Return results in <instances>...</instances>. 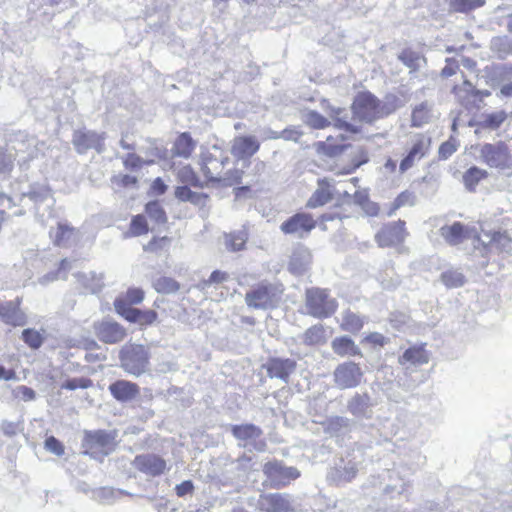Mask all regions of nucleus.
Masks as SVG:
<instances>
[{"mask_svg": "<svg viewBox=\"0 0 512 512\" xmlns=\"http://www.w3.org/2000/svg\"><path fill=\"white\" fill-rule=\"evenodd\" d=\"M475 242L478 244L475 246V251H478L484 259L492 249L512 253V228L504 231H492L481 226V233L474 237Z\"/></svg>", "mask_w": 512, "mask_h": 512, "instance_id": "f257e3e1", "label": "nucleus"}, {"mask_svg": "<svg viewBox=\"0 0 512 512\" xmlns=\"http://www.w3.org/2000/svg\"><path fill=\"white\" fill-rule=\"evenodd\" d=\"M305 308L315 318H327L336 311L337 302L327 290L310 288L306 291Z\"/></svg>", "mask_w": 512, "mask_h": 512, "instance_id": "f03ea898", "label": "nucleus"}, {"mask_svg": "<svg viewBox=\"0 0 512 512\" xmlns=\"http://www.w3.org/2000/svg\"><path fill=\"white\" fill-rule=\"evenodd\" d=\"M119 358L121 367L134 376L143 374L149 364V354L143 345H124L120 350Z\"/></svg>", "mask_w": 512, "mask_h": 512, "instance_id": "7ed1b4c3", "label": "nucleus"}, {"mask_svg": "<svg viewBox=\"0 0 512 512\" xmlns=\"http://www.w3.org/2000/svg\"><path fill=\"white\" fill-rule=\"evenodd\" d=\"M281 293L282 289L277 285L261 283L246 293L245 302L250 308L266 310L276 306Z\"/></svg>", "mask_w": 512, "mask_h": 512, "instance_id": "20e7f679", "label": "nucleus"}, {"mask_svg": "<svg viewBox=\"0 0 512 512\" xmlns=\"http://www.w3.org/2000/svg\"><path fill=\"white\" fill-rule=\"evenodd\" d=\"M352 111L355 119L366 123H372L383 118L381 103L378 98L370 92L357 94L352 104Z\"/></svg>", "mask_w": 512, "mask_h": 512, "instance_id": "39448f33", "label": "nucleus"}, {"mask_svg": "<svg viewBox=\"0 0 512 512\" xmlns=\"http://www.w3.org/2000/svg\"><path fill=\"white\" fill-rule=\"evenodd\" d=\"M479 157L491 168L504 170L512 166V156L507 145L503 142L485 143L481 145Z\"/></svg>", "mask_w": 512, "mask_h": 512, "instance_id": "423d86ee", "label": "nucleus"}, {"mask_svg": "<svg viewBox=\"0 0 512 512\" xmlns=\"http://www.w3.org/2000/svg\"><path fill=\"white\" fill-rule=\"evenodd\" d=\"M454 92L461 105L469 111L479 110L484 104V98L491 94L489 90L476 89L468 80L455 86Z\"/></svg>", "mask_w": 512, "mask_h": 512, "instance_id": "0eeeda50", "label": "nucleus"}, {"mask_svg": "<svg viewBox=\"0 0 512 512\" xmlns=\"http://www.w3.org/2000/svg\"><path fill=\"white\" fill-rule=\"evenodd\" d=\"M263 473L274 488L284 487L300 476L297 468L284 466L278 461L267 462L263 467Z\"/></svg>", "mask_w": 512, "mask_h": 512, "instance_id": "6e6552de", "label": "nucleus"}, {"mask_svg": "<svg viewBox=\"0 0 512 512\" xmlns=\"http://www.w3.org/2000/svg\"><path fill=\"white\" fill-rule=\"evenodd\" d=\"M201 158V170L205 177L211 182H220L228 157L224 156L216 146H213V152H202Z\"/></svg>", "mask_w": 512, "mask_h": 512, "instance_id": "1a4fd4ad", "label": "nucleus"}, {"mask_svg": "<svg viewBox=\"0 0 512 512\" xmlns=\"http://www.w3.org/2000/svg\"><path fill=\"white\" fill-rule=\"evenodd\" d=\"M315 227L316 221L310 214L296 213L280 225V230L284 234L302 239L307 237Z\"/></svg>", "mask_w": 512, "mask_h": 512, "instance_id": "9d476101", "label": "nucleus"}, {"mask_svg": "<svg viewBox=\"0 0 512 512\" xmlns=\"http://www.w3.org/2000/svg\"><path fill=\"white\" fill-rule=\"evenodd\" d=\"M431 147V138L419 134L412 139V146L407 155L402 159L399 166L401 174L405 173L408 169L412 168L417 161H420L426 156Z\"/></svg>", "mask_w": 512, "mask_h": 512, "instance_id": "9b49d317", "label": "nucleus"}, {"mask_svg": "<svg viewBox=\"0 0 512 512\" xmlns=\"http://www.w3.org/2000/svg\"><path fill=\"white\" fill-rule=\"evenodd\" d=\"M105 133H97L91 130H76L73 134L72 143L76 151L80 154L86 153L90 149H95L98 153L104 151Z\"/></svg>", "mask_w": 512, "mask_h": 512, "instance_id": "f8f14e48", "label": "nucleus"}, {"mask_svg": "<svg viewBox=\"0 0 512 512\" xmlns=\"http://www.w3.org/2000/svg\"><path fill=\"white\" fill-rule=\"evenodd\" d=\"M362 371L354 362L340 364L334 371V381L341 389L353 388L360 384Z\"/></svg>", "mask_w": 512, "mask_h": 512, "instance_id": "ddd939ff", "label": "nucleus"}, {"mask_svg": "<svg viewBox=\"0 0 512 512\" xmlns=\"http://www.w3.org/2000/svg\"><path fill=\"white\" fill-rule=\"evenodd\" d=\"M94 329L98 339L107 344L119 343L126 337L125 328L110 319L95 323Z\"/></svg>", "mask_w": 512, "mask_h": 512, "instance_id": "4468645a", "label": "nucleus"}, {"mask_svg": "<svg viewBox=\"0 0 512 512\" xmlns=\"http://www.w3.org/2000/svg\"><path fill=\"white\" fill-rule=\"evenodd\" d=\"M405 236V222L398 220L397 222L384 226L375 235V241L379 247H389L403 242Z\"/></svg>", "mask_w": 512, "mask_h": 512, "instance_id": "2eb2a0df", "label": "nucleus"}, {"mask_svg": "<svg viewBox=\"0 0 512 512\" xmlns=\"http://www.w3.org/2000/svg\"><path fill=\"white\" fill-rule=\"evenodd\" d=\"M430 361V352L426 349L425 343H419L407 348L402 355L398 357V363L406 371L410 367L425 365Z\"/></svg>", "mask_w": 512, "mask_h": 512, "instance_id": "dca6fc26", "label": "nucleus"}, {"mask_svg": "<svg viewBox=\"0 0 512 512\" xmlns=\"http://www.w3.org/2000/svg\"><path fill=\"white\" fill-rule=\"evenodd\" d=\"M259 510L264 512H292V503L286 494L270 493L260 495L257 503Z\"/></svg>", "mask_w": 512, "mask_h": 512, "instance_id": "f3484780", "label": "nucleus"}, {"mask_svg": "<svg viewBox=\"0 0 512 512\" xmlns=\"http://www.w3.org/2000/svg\"><path fill=\"white\" fill-rule=\"evenodd\" d=\"M440 234L450 245H458L464 240L471 239L473 246H478L477 242L474 243V237L479 236V234L468 229L460 222H455L450 226H443L440 229Z\"/></svg>", "mask_w": 512, "mask_h": 512, "instance_id": "a211bd4d", "label": "nucleus"}, {"mask_svg": "<svg viewBox=\"0 0 512 512\" xmlns=\"http://www.w3.org/2000/svg\"><path fill=\"white\" fill-rule=\"evenodd\" d=\"M136 469L149 476H158L166 470L164 459L155 454L138 455L133 461Z\"/></svg>", "mask_w": 512, "mask_h": 512, "instance_id": "6ab92c4d", "label": "nucleus"}, {"mask_svg": "<svg viewBox=\"0 0 512 512\" xmlns=\"http://www.w3.org/2000/svg\"><path fill=\"white\" fill-rule=\"evenodd\" d=\"M265 367L270 378H277L287 383L289 376L295 372L296 362L289 358H271Z\"/></svg>", "mask_w": 512, "mask_h": 512, "instance_id": "aec40b11", "label": "nucleus"}, {"mask_svg": "<svg viewBox=\"0 0 512 512\" xmlns=\"http://www.w3.org/2000/svg\"><path fill=\"white\" fill-rule=\"evenodd\" d=\"M20 299L16 301L0 302V319L11 326H24L26 324V315L20 309Z\"/></svg>", "mask_w": 512, "mask_h": 512, "instance_id": "412c9836", "label": "nucleus"}, {"mask_svg": "<svg viewBox=\"0 0 512 512\" xmlns=\"http://www.w3.org/2000/svg\"><path fill=\"white\" fill-rule=\"evenodd\" d=\"M260 148V144L253 136L235 137L231 145V154L238 159H248Z\"/></svg>", "mask_w": 512, "mask_h": 512, "instance_id": "4be33fe9", "label": "nucleus"}, {"mask_svg": "<svg viewBox=\"0 0 512 512\" xmlns=\"http://www.w3.org/2000/svg\"><path fill=\"white\" fill-rule=\"evenodd\" d=\"M324 109L329 114L330 118L333 121L334 127H336L337 129L353 134L360 132V126L348 121L347 112L344 108L333 107L329 103H325Z\"/></svg>", "mask_w": 512, "mask_h": 512, "instance_id": "5701e85b", "label": "nucleus"}, {"mask_svg": "<svg viewBox=\"0 0 512 512\" xmlns=\"http://www.w3.org/2000/svg\"><path fill=\"white\" fill-rule=\"evenodd\" d=\"M334 186L332 180L327 178L318 180V187L307 201V207L317 208L332 200Z\"/></svg>", "mask_w": 512, "mask_h": 512, "instance_id": "b1692460", "label": "nucleus"}, {"mask_svg": "<svg viewBox=\"0 0 512 512\" xmlns=\"http://www.w3.org/2000/svg\"><path fill=\"white\" fill-rule=\"evenodd\" d=\"M312 262L311 252L301 246L296 248L289 261V271L295 275L304 274L310 267Z\"/></svg>", "mask_w": 512, "mask_h": 512, "instance_id": "393cba45", "label": "nucleus"}, {"mask_svg": "<svg viewBox=\"0 0 512 512\" xmlns=\"http://www.w3.org/2000/svg\"><path fill=\"white\" fill-rule=\"evenodd\" d=\"M112 396L120 402H128L139 394L137 384L126 380H118L109 386Z\"/></svg>", "mask_w": 512, "mask_h": 512, "instance_id": "a878e982", "label": "nucleus"}, {"mask_svg": "<svg viewBox=\"0 0 512 512\" xmlns=\"http://www.w3.org/2000/svg\"><path fill=\"white\" fill-rule=\"evenodd\" d=\"M233 436L243 441V446L255 441L262 435V430L254 424L233 425L231 427Z\"/></svg>", "mask_w": 512, "mask_h": 512, "instance_id": "bb28decb", "label": "nucleus"}, {"mask_svg": "<svg viewBox=\"0 0 512 512\" xmlns=\"http://www.w3.org/2000/svg\"><path fill=\"white\" fill-rule=\"evenodd\" d=\"M224 246L229 252H238L245 249L248 240V232L245 228L230 233H225L223 236Z\"/></svg>", "mask_w": 512, "mask_h": 512, "instance_id": "cd10ccee", "label": "nucleus"}, {"mask_svg": "<svg viewBox=\"0 0 512 512\" xmlns=\"http://www.w3.org/2000/svg\"><path fill=\"white\" fill-rule=\"evenodd\" d=\"M489 48L498 59H506L512 55V38L507 35L492 37Z\"/></svg>", "mask_w": 512, "mask_h": 512, "instance_id": "c85d7f7f", "label": "nucleus"}, {"mask_svg": "<svg viewBox=\"0 0 512 512\" xmlns=\"http://www.w3.org/2000/svg\"><path fill=\"white\" fill-rule=\"evenodd\" d=\"M334 353L339 356L360 355L361 351L354 341L346 336L335 338L331 343Z\"/></svg>", "mask_w": 512, "mask_h": 512, "instance_id": "c756f323", "label": "nucleus"}, {"mask_svg": "<svg viewBox=\"0 0 512 512\" xmlns=\"http://www.w3.org/2000/svg\"><path fill=\"white\" fill-rule=\"evenodd\" d=\"M347 408L356 417H369L370 398L366 394H356L348 402Z\"/></svg>", "mask_w": 512, "mask_h": 512, "instance_id": "7c9ffc66", "label": "nucleus"}, {"mask_svg": "<svg viewBox=\"0 0 512 512\" xmlns=\"http://www.w3.org/2000/svg\"><path fill=\"white\" fill-rule=\"evenodd\" d=\"M175 197L182 202H189L193 205L204 206L208 196L203 193L192 191L188 185L178 186L175 189Z\"/></svg>", "mask_w": 512, "mask_h": 512, "instance_id": "2f4dec72", "label": "nucleus"}, {"mask_svg": "<svg viewBox=\"0 0 512 512\" xmlns=\"http://www.w3.org/2000/svg\"><path fill=\"white\" fill-rule=\"evenodd\" d=\"M195 142L188 133H182L176 139L172 153L174 156L189 158L195 149Z\"/></svg>", "mask_w": 512, "mask_h": 512, "instance_id": "473e14b6", "label": "nucleus"}, {"mask_svg": "<svg viewBox=\"0 0 512 512\" xmlns=\"http://www.w3.org/2000/svg\"><path fill=\"white\" fill-rule=\"evenodd\" d=\"M358 473V466L356 463L349 462L346 465L334 468L329 477L337 483L350 482L356 477Z\"/></svg>", "mask_w": 512, "mask_h": 512, "instance_id": "72a5a7b5", "label": "nucleus"}, {"mask_svg": "<svg viewBox=\"0 0 512 512\" xmlns=\"http://www.w3.org/2000/svg\"><path fill=\"white\" fill-rule=\"evenodd\" d=\"M115 310L118 314L123 316L126 320L130 322H140L142 321L143 313L136 308L131 307L125 300L121 298H117L114 302Z\"/></svg>", "mask_w": 512, "mask_h": 512, "instance_id": "f704fd0d", "label": "nucleus"}, {"mask_svg": "<svg viewBox=\"0 0 512 512\" xmlns=\"http://www.w3.org/2000/svg\"><path fill=\"white\" fill-rule=\"evenodd\" d=\"M77 281L91 293H96L102 288V278L95 272H79L75 274Z\"/></svg>", "mask_w": 512, "mask_h": 512, "instance_id": "c9c22d12", "label": "nucleus"}, {"mask_svg": "<svg viewBox=\"0 0 512 512\" xmlns=\"http://www.w3.org/2000/svg\"><path fill=\"white\" fill-rule=\"evenodd\" d=\"M350 428V420L346 417L335 416L327 420L326 431L333 435L339 436L347 433Z\"/></svg>", "mask_w": 512, "mask_h": 512, "instance_id": "e433bc0d", "label": "nucleus"}, {"mask_svg": "<svg viewBox=\"0 0 512 512\" xmlns=\"http://www.w3.org/2000/svg\"><path fill=\"white\" fill-rule=\"evenodd\" d=\"M507 113L504 110L497 112L483 114L478 122V125L484 129H497L506 120Z\"/></svg>", "mask_w": 512, "mask_h": 512, "instance_id": "4c0bfd02", "label": "nucleus"}, {"mask_svg": "<svg viewBox=\"0 0 512 512\" xmlns=\"http://www.w3.org/2000/svg\"><path fill=\"white\" fill-rule=\"evenodd\" d=\"M487 176L488 173L486 170L473 166L464 173L463 182L468 190L473 191L477 184Z\"/></svg>", "mask_w": 512, "mask_h": 512, "instance_id": "58836bf2", "label": "nucleus"}, {"mask_svg": "<svg viewBox=\"0 0 512 512\" xmlns=\"http://www.w3.org/2000/svg\"><path fill=\"white\" fill-rule=\"evenodd\" d=\"M304 344L312 346L325 342V330L320 324L308 328L302 336Z\"/></svg>", "mask_w": 512, "mask_h": 512, "instance_id": "ea45409f", "label": "nucleus"}, {"mask_svg": "<svg viewBox=\"0 0 512 512\" xmlns=\"http://www.w3.org/2000/svg\"><path fill=\"white\" fill-rule=\"evenodd\" d=\"M449 10L453 12L467 13L480 8L485 4L484 0H447Z\"/></svg>", "mask_w": 512, "mask_h": 512, "instance_id": "a19ab883", "label": "nucleus"}, {"mask_svg": "<svg viewBox=\"0 0 512 512\" xmlns=\"http://www.w3.org/2000/svg\"><path fill=\"white\" fill-rule=\"evenodd\" d=\"M73 235L74 229L63 223H59L56 230L50 232V236L53 238L54 244L58 246H66Z\"/></svg>", "mask_w": 512, "mask_h": 512, "instance_id": "79ce46f5", "label": "nucleus"}, {"mask_svg": "<svg viewBox=\"0 0 512 512\" xmlns=\"http://www.w3.org/2000/svg\"><path fill=\"white\" fill-rule=\"evenodd\" d=\"M302 120L305 124L314 129H323L331 124L327 118L314 110L303 112Z\"/></svg>", "mask_w": 512, "mask_h": 512, "instance_id": "37998d69", "label": "nucleus"}, {"mask_svg": "<svg viewBox=\"0 0 512 512\" xmlns=\"http://www.w3.org/2000/svg\"><path fill=\"white\" fill-rule=\"evenodd\" d=\"M405 104L406 100L403 98V96H398L396 94L386 95L383 103L381 104V111L383 112V117L402 108Z\"/></svg>", "mask_w": 512, "mask_h": 512, "instance_id": "c03bdc74", "label": "nucleus"}, {"mask_svg": "<svg viewBox=\"0 0 512 512\" xmlns=\"http://www.w3.org/2000/svg\"><path fill=\"white\" fill-rule=\"evenodd\" d=\"M23 197H28L35 204L47 202L52 204L51 191L44 186H34L28 193H24Z\"/></svg>", "mask_w": 512, "mask_h": 512, "instance_id": "a18cd8bd", "label": "nucleus"}, {"mask_svg": "<svg viewBox=\"0 0 512 512\" xmlns=\"http://www.w3.org/2000/svg\"><path fill=\"white\" fill-rule=\"evenodd\" d=\"M86 440L91 445V447H100L104 448L112 444L113 437L102 430L89 432L86 434Z\"/></svg>", "mask_w": 512, "mask_h": 512, "instance_id": "49530a36", "label": "nucleus"}, {"mask_svg": "<svg viewBox=\"0 0 512 512\" xmlns=\"http://www.w3.org/2000/svg\"><path fill=\"white\" fill-rule=\"evenodd\" d=\"M145 212L149 218L158 224L167 222V215L162 205L158 201H150L145 206Z\"/></svg>", "mask_w": 512, "mask_h": 512, "instance_id": "de8ad7c7", "label": "nucleus"}, {"mask_svg": "<svg viewBox=\"0 0 512 512\" xmlns=\"http://www.w3.org/2000/svg\"><path fill=\"white\" fill-rule=\"evenodd\" d=\"M153 286L158 293L162 294L176 293L180 288V284L176 280L165 276L156 279Z\"/></svg>", "mask_w": 512, "mask_h": 512, "instance_id": "09e8293b", "label": "nucleus"}, {"mask_svg": "<svg viewBox=\"0 0 512 512\" xmlns=\"http://www.w3.org/2000/svg\"><path fill=\"white\" fill-rule=\"evenodd\" d=\"M441 281L448 288H457L465 283V277L460 271L450 269L441 274Z\"/></svg>", "mask_w": 512, "mask_h": 512, "instance_id": "8fccbe9b", "label": "nucleus"}, {"mask_svg": "<svg viewBox=\"0 0 512 512\" xmlns=\"http://www.w3.org/2000/svg\"><path fill=\"white\" fill-rule=\"evenodd\" d=\"M363 319L352 312H348L344 315L342 321V329L351 333L358 332L363 327Z\"/></svg>", "mask_w": 512, "mask_h": 512, "instance_id": "3c124183", "label": "nucleus"}, {"mask_svg": "<svg viewBox=\"0 0 512 512\" xmlns=\"http://www.w3.org/2000/svg\"><path fill=\"white\" fill-rule=\"evenodd\" d=\"M122 161L125 169L131 172L140 170L143 165H149L153 163L152 160L146 161L135 153H128L126 156L122 157Z\"/></svg>", "mask_w": 512, "mask_h": 512, "instance_id": "603ef678", "label": "nucleus"}, {"mask_svg": "<svg viewBox=\"0 0 512 512\" xmlns=\"http://www.w3.org/2000/svg\"><path fill=\"white\" fill-rule=\"evenodd\" d=\"M430 118V110L427 103H421L416 106L412 112V125L420 127L427 123Z\"/></svg>", "mask_w": 512, "mask_h": 512, "instance_id": "864d4df0", "label": "nucleus"}, {"mask_svg": "<svg viewBox=\"0 0 512 512\" xmlns=\"http://www.w3.org/2000/svg\"><path fill=\"white\" fill-rule=\"evenodd\" d=\"M148 232V224L146 221V218L142 214H138L136 216H133L131 223H130V230L129 234L130 236H141Z\"/></svg>", "mask_w": 512, "mask_h": 512, "instance_id": "5fc2aeb1", "label": "nucleus"}, {"mask_svg": "<svg viewBox=\"0 0 512 512\" xmlns=\"http://www.w3.org/2000/svg\"><path fill=\"white\" fill-rule=\"evenodd\" d=\"M71 262L68 259H63L60 263L59 270L56 272H50L39 278V283L42 285H46L54 280H57L59 278L66 279V275L62 272L70 269Z\"/></svg>", "mask_w": 512, "mask_h": 512, "instance_id": "6e6d98bb", "label": "nucleus"}, {"mask_svg": "<svg viewBox=\"0 0 512 512\" xmlns=\"http://www.w3.org/2000/svg\"><path fill=\"white\" fill-rule=\"evenodd\" d=\"M398 58L411 70H417L420 67V61L422 60L419 53L411 50H404Z\"/></svg>", "mask_w": 512, "mask_h": 512, "instance_id": "4d7b16f0", "label": "nucleus"}, {"mask_svg": "<svg viewBox=\"0 0 512 512\" xmlns=\"http://www.w3.org/2000/svg\"><path fill=\"white\" fill-rule=\"evenodd\" d=\"M178 178L185 185H191L194 187L201 186L199 178L189 166H184L179 170Z\"/></svg>", "mask_w": 512, "mask_h": 512, "instance_id": "13d9d810", "label": "nucleus"}, {"mask_svg": "<svg viewBox=\"0 0 512 512\" xmlns=\"http://www.w3.org/2000/svg\"><path fill=\"white\" fill-rule=\"evenodd\" d=\"M22 339L32 349H38L43 343L41 334L33 329L23 330Z\"/></svg>", "mask_w": 512, "mask_h": 512, "instance_id": "bf43d9fd", "label": "nucleus"}, {"mask_svg": "<svg viewBox=\"0 0 512 512\" xmlns=\"http://www.w3.org/2000/svg\"><path fill=\"white\" fill-rule=\"evenodd\" d=\"M458 146V140L453 137H450L449 140L440 145L438 150L439 159L447 160L449 157L452 156L453 153L457 151Z\"/></svg>", "mask_w": 512, "mask_h": 512, "instance_id": "052dcab7", "label": "nucleus"}, {"mask_svg": "<svg viewBox=\"0 0 512 512\" xmlns=\"http://www.w3.org/2000/svg\"><path fill=\"white\" fill-rule=\"evenodd\" d=\"M92 380L85 377L67 379L61 384L62 389L76 390L78 388L87 389L92 386Z\"/></svg>", "mask_w": 512, "mask_h": 512, "instance_id": "680f3d73", "label": "nucleus"}, {"mask_svg": "<svg viewBox=\"0 0 512 512\" xmlns=\"http://www.w3.org/2000/svg\"><path fill=\"white\" fill-rule=\"evenodd\" d=\"M111 182L117 187H134L138 183V178L130 174H117L111 178Z\"/></svg>", "mask_w": 512, "mask_h": 512, "instance_id": "e2e57ef3", "label": "nucleus"}, {"mask_svg": "<svg viewBox=\"0 0 512 512\" xmlns=\"http://www.w3.org/2000/svg\"><path fill=\"white\" fill-rule=\"evenodd\" d=\"M414 201V195L411 192L404 191L400 193L392 204V208L388 215L391 216L397 209L405 205H412Z\"/></svg>", "mask_w": 512, "mask_h": 512, "instance_id": "0e129e2a", "label": "nucleus"}, {"mask_svg": "<svg viewBox=\"0 0 512 512\" xmlns=\"http://www.w3.org/2000/svg\"><path fill=\"white\" fill-rule=\"evenodd\" d=\"M243 176V171L240 169H232L227 171L224 175H221V179L219 183H222L224 186H233L235 184H239L241 182Z\"/></svg>", "mask_w": 512, "mask_h": 512, "instance_id": "69168bd1", "label": "nucleus"}, {"mask_svg": "<svg viewBox=\"0 0 512 512\" xmlns=\"http://www.w3.org/2000/svg\"><path fill=\"white\" fill-rule=\"evenodd\" d=\"M13 395L14 397L19 398L25 402L33 401L36 398V392L32 388L25 385L17 386L13 390Z\"/></svg>", "mask_w": 512, "mask_h": 512, "instance_id": "338daca9", "label": "nucleus"}, {"mask_svg": "<svg viewBox=\"0 0 512 512\" xmlns=\"http://www.w3.org/2000/svg\"><path fill=\"white\" fill-rule=\"evenodd\" d=\"M45 448L47 451L57 456H61L64 454V447L62 443L54 436H50L45 440Z\"/></svg>", "mask_w": 512, "mask_h": 512, "instance_id": "774afa93", "label": "nucleus"}]
</instances>
